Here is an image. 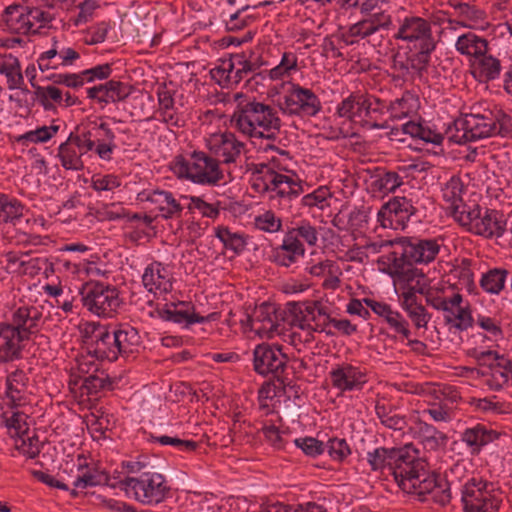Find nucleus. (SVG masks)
I'll list each match as a JSON object with an SVG mask.
<instances>
[{"instance_id": "1", "label": "nucleus", "mask_w": 512, "mask_h": 512, "mask_svg": "<svg viewBox=\"0 0 512 512\" xmlns=\"http://www.w3.org/2000/svg\"><path fill=\"white\" fill-rule=\"evenodd\" d=\"M419 453L412 443L390 448V472L394 480L403 492L417 495L421 502L430 496L434 503L447 505L451 501L450 483L440 473L427 471V462Z\"/></svg>"}, {"instance_id": "2", "label": "nucleus", "mask_w": 512, "mask_h": 512, "mask_svg": "<svg viewBox=\"0 0 512 512\" xmlns=\"http://www.w3.org/2000/svg\"><path fill=\"white\" fill-rule=\"evenodd\" d=\"M81 302L91 313L103 317L112 318L122 304L119 290L116 286L104 284L100 281L89 280L79 289Z\"/></svg>"}, {"instance_id": "3", "label": "nucleus", "mask_w": 512, "mask_h": 512, "mask_svg": "<svg viewBox=\"0 0 512 512\" xmlns=\"http://www.w3.org/2000/svg\"><path fill=\"white\" fill-rule=\"evenodd\" d=\"M121 490L131 489L137 501L143 504H158L170 496L171 488L160 473L142 472L140 477H126L120 481Z\"/></svg>"}, {"instance_id": "4", "label": "nucleus", "mask_w": 512, "mask_h": 512, "mask_svg": "<svg viewBox=\"0 0 512 512\" xmlns=\"http://www.w3.org/2000/svg\"><path fill=\"white\" fill-rule=\"evenodd\" d=\"M193 160H202L205 170L198 173H192L190 162L182 154H178L171 163V170L179 179H187L196 184L216 185L223 178V171L220 168V162L216 158L208 156L202 151H193L191 153Z\"/></svg>"}, {"instance_id": "5", "label": "nucleus", "mask_w": 512, "mask_h": 512, "mask_svg": "<svg viewBox=\"0 0 512 512\" xmlns=\"http://www.w3.org/2000/svg\"><path fill=\"white\" fill-rule=\"evenodd\" d=\"M394 38L407 41L409 53L434 51L437 45L431 23L417 16L406 17Z\"/></svg>"}, {"instance_id": "6", "label": "nucleus", "mask_w": 512, "mask_h": 512, "mask_svg": "<svg viewBox=\"0 0 512 512\" xmlns=\"http://www.w3.org/2000/svg\"><path fill=\"white\" fill-rule=\"evenodd\" d=\"M288 356L282 353V345L269 343L258 344L253 351V368L261 376L272 374L281 385L285 386L284 372Z\"/></svg>"}, {"instance_id": "7", "label": "nucleus", "mask_w": 512, "mask_h": 512, "mask_svg": "<svg viewBox=\"0 0 512 512\" xmlns=\"http://www.w3.org/2000/svg\"><path fill=\"white\" fill-rule=\"evenodd\" d=\"M439 252L440 245L437 239L406 236L403 251L399 255L402 263H405L407 266H413L433 262Z\"/></svg>"}, {"instance_id": "8", "label": "nucleus", "mask_w": 512, "mask_h": 512, "mask_svg": "<svg viewBox=\"0 0 512 512\" xmlns=\"http://www.w3.org/2000/svg\"><path fill=\"white\" fill-rule=\"evenodd\" d=\"M468 231L485 238L501 237L506 231V219L502 211L487 208L484 215Z\"/></svg>"}, {"instance_id": "9", "label": "nucleus", "mask_w": 512, "mask_h": 512, "mask_svg": "<svg viewBox=\"0 0 512 512\" xmlns=\"http://www.w3.org/2000/svg\"><path fill=\"white\" fill-rule=\"evenodd\" d=\"M305 247L293 231H288L283 243L273 249L271 261L279 266L289 267L295 263L298 256H304Z\"/></svg>"}, {"instance_id": "10", "label": "nucleus", "mask_w": 512, "mask_h": 512, "mask_svg": "<svg viewBox=\"0 0 512 512\" xmlns=\"http://www.w3.org/2000/svg\"><path fill=\"white\" fill-rule=\"evenodd\" d=\"M502 435L505 433L487 429L485 425L478 423L465 429L461 434V440L470 448L472 455H479L484 446L498 440Z\"/></svg>"}, {"instance_id": "11", "label": "nucleus", "mask_w": 512, "mask_h": 512, "mask_svg": "<svg viewBox=\"0 0 512 512\" xmlns=\"http://www.w3.org/2000/svg\"><path fill=\"white\" fill-rule=\"evenodd\" d=\"M32 14L30 7L12 4L4 10L3 21L10 33L29 35L34 25L29 19Z\"/></svg>"}, {"instance_id": "12", "label": "nucleus", "mask_w": 512, "mask_h": 512, "mask_svg": "<svg viewBox=\"0 0 512 512\" xmlns=\"http://www.w3.org/2000/svg\"><path fill=\"white\" fill-rule=\"evenodd\" d=\"M236 109L248 117H251L250 114H261V121L259 122L262 124V128L266 131L271 129L280 131L281 129L282 122L278 117L277 112L270 105L257 102L255 98L246 103L239 102Z\"/></svg>"}, {"instance_id": "13", "label": "nucleus", "mask_w": 512, "mask_h": 512, "mask_svg": "<svg viewBox=\"0 0 512 512\" xmlns=\"http://www.w3.org/2000/svg\"><path fill=\"white\" fill-rule=\"evenodd\" d=\"M377 220L384 228L404 229L408 219L404 214L401 197H393L384 203L377 214Z\"/></svg>"}, {"instance_id": "14", "label": "nucleus", "mask_w": 512, "mask_h": 512, "mask_svg": "<svg viewBox=\"0 0 512 512\" xmlns=\"http://www.w3.org/2000/svg\"><path fill=\"white\" fill-rule=\"evenodd\" d=\"M372 110V102L370 99L360 93H351L347 98L337 107V114L340 117L349 119L350 121L356 122V118L362 117V113L368 116ZM378 108H373V111H378Z\"/></svg>"}, {"instance_id": "15", "label": "nucleus", "mask_w": 512, "mask_h": 512, "mask_svg": "<svg viewBox=\"0 0 512 512\" xmlns=\"http://www.w3.org/2000/svg\"><path fill=\"white\" fill-rule=\"evenodd\" d=\"M329 375L333 387L341 391L360 389L365 383V381L360 380L364 377V374L361 373L357 367H354L351 364H345L343 366L337 365Z\"/></svg>"}, {"instance_id": "16", "label": "nucleus", "mask_w": 512, "mask_h": 512, "mask_svg": "<svg viewBox=\"0 0 512 512\" xmlns=\"http://www.w3.org/2000/svg\"><path fill=\"white\" fill-rule=\"evenodd\" d=\"M293 93L296 97L297 106L290 111V116L314 117L322 110L319 97L311 89L293 84Z\"/></svg>"}, {"instance_id": "17", "label": "nucleus", "mask_w": 512, "mask_h": 512, "mask_svg": "<svg viewBox=\"0 0 512 512\" xmlns=\"http://www.w3.org/2000/svg\"><path fill=\"white\" fill-rule=\"evenodd\" d=\"M114 338V332L110 333L109 326L102 325V329L97 331L95 339L90 343L87 354L100 361L105 359L110 362L116 361L117 355L113 346Z\"/></svg>"}, {"instance_id": "18", "label": "nucleus", "mask_w": 512, "mask_h": 512, "mask_svg": "<svg viewBox=\"0 0 512 512\" xmlns=\"http://www.w3.org/2000/svg\"><path fill=\"white\" fill-rule=\"evenodd\" d=\"M471 74L479 83H489L499 78L502 66L501 61L487 53L477 58L471 65Z\"/></svg>"}, {"instance_id": "19", "label": "nucleus", "mask_w": 512, "mask_h": 512, "mask_svg": "<svg viewBox=\"0 0 512 512\" xmlns=\"http://www.w3.org/2000/svg\"><path fill=\"white\" fill-rule=\"evenodd\" d=\"M158 316L168 322L177 324H185L189 327L195 323H205L216 319V313H211L208 316H201L198 313H188V310H181L173 308V306H165L163 308H156Z\"/></svg>"}, {"instance_id": "20", "label": "nucleus", "mask_w": 512, "mask_h": 512, "mask_svg": "<svg viewBox=\"0 0 512 512\" xmlns=\"http://www.w3.org/2000/svg\"><path fill=\"white\" fill-rule=\"evenodd\" d=\"M114 336L113 346L117 358L119 355L133 353V348L140 343L138 330L130 325H120V328L114 331Z\"/></svg>"}, {"instance_id": "21", "label": "nucleus", "mask_w": 512, "mask_h": 512, "mask_svg": "<svg viewBox=\"0 0 512 512\" xmlns=\"http://www.w3.org/2000/svg\"><path fill=\"white\" fill-rule=\"evenodd\" d=\"M114 381L104 370L98 367L92 370L88 376H83V382L80 387L82 394L88 396L97 395L102 390L112 391L114 389Z\"/></svg>"}, {"instance_id": "22", "label": "nucleus", "mask_w": 512, "mask_h": 512, "mask_svg": "<svg viewBox=\"0 0 512 512\" xmlns=\"http://www.w3.org/2000/svg\"><path fill=\"white\" fill-rule=\"evenodd\" d=\"M469 129L472 141L495 135L497 127L491 120V110H485L483 114L470 113Z\"/></svg>"}, {"instance_id": "23", "label": "nucleus", "mask_w": 512, "mask_h": 512, "mask_svg": "<svg viewBox=\"0 0 512 512\" xmlns=\"http://www.w3.org/2000/svg\"><path fill=\"white\" fill-rule=\"evenodd\" d=\"M455 46L462 55L473 56L477 59L484 53H487L489 43L485 38L468 32L458 37Z\"/></svg>"}, {"instance_id": "24", "label": "nucleus", "mask_w": 512, "mask_h": 512, "mask_svg": "<svg viewBox=\"0 0 512 512\" xmlns=\"http://www.w3.org/2000/svg\"><path fill=\"white\" fill-rule=\"evenodd\" d=\"M215 237L218 238L225 249L240 255L246 248L247 236L238 232H231L228 226L220 225L215 228Z\"/></svg>"}, {"instance_id": "25", "label": "nucleus", "mask_w": 512, "mask_h": 512, "mask_svg": "<svg viewBox=\"0 0 512 512\" xmlns=\"http://www.w3.org/2000/svg\"><path fill=\"white\" fill-rule=\"evenodd\" d=\"M509 271L505 268H493L482 274L480 287L489 294L498 295L505 287Z\"/></svg>"}, {"instance_id": "26", "label": "nucleus", "mask_w": 512, "mask_h": 512, "mask_svg": "<svg viewBox=\"0 0 512 512\" xmlns=\"http://www.w3.org/2000/svg\"><path fill=\"white\" fill-rule=\"evenodd\" d=\"M110 479L111 477L107 471L99 470L98 467H94L92 469H88L82 475H79L74 481L73 486L82 489L99 485L116 488L117 484H110Z\"/></svg>"}, {"instance_id": "27", "label": "nucleus", "mask_w": 512, "mask_h": 512, "mask_svg": "<svg viewBox=\"0 0 512 512\" xmlns=\"http://www.w3.org/2000/svg\"><path fill=\"white\" fill-rule=\"evenodd\" d=\"M96 131H103V138H97L95 143L94 151L100 159L111 160V155L116 148L115 144V133L105 122L100 123L96 128Z\"/></svg>"}, {"instance_id": "28", "label": "nucleus", "mask_w": 512, "mask_h": 512, "mask_svg": "<svg viewBox=\"0 0 512 512\" xmlns=\"http://www.w3.org/2000/svg\"><path fill=\"white\" fill-rule=\"evenodd\" d=\"M156 94L163 121L168 124L177 125L178 118L175 114L169 112L174 108L175 91L168 90L166 83L163 82L158 86Z\"/></svg>"}, {"instance_id": "29", "label": "nucleus", "mask_w": 512, "mask_h": 512, "mask_svg": "<svg viewBox=\"0 0 512 512\" xmlns=\"http://www.w3.org/2000/svg\"><path fill=\"white\" fill-rule=\"evenodd\" d=\"M24 205L16 198L0 193V222L14 223L23 216Z\"/></svg>"}, {"instance_id": "30", "label": "nucleus", "mask_w": 512, "mask_h": 512, "mask_svg": "<svg viewBox=\"0 0 512 512\" xmlns=\"http://www.w3.org/2000/svg\"><path fill=\"white\" fill-rule=\"evenodd\" d=\"M382 171L381 174L376 175V179L371 183L374 191L378 192H394L397 188L403 185V179L395 171H387L385 169H377Z\"/></svg>"}, {"instance_id": "31", "label": "nucleus", "mask_w": 512, "mask_h": 512, "mask_svg": "<svg viewBox=\"0 0 512 512\" xmlns=\"http://www.w3.org/2000/svg\"><path fill=\"white\" fill-rule=\"evenodd\" d=\"M147 440L150 442H157L164 446L170 445L174 447L178 452L183 453H192L197 451V449L199 448V442L181 439L178 436H154L152 433H149Z\"/></svg>"}, {"instance_id": "32", "label": "nucleus", "mask_w": 512, "mask_h": 512, "mask_svg": "<svg viewBox=\"0 0 512 512\" xmlns=\"http://www.w3.org/2000/svg\"><path fill=\"white\" fill-rule=\"evenodd\" d=\"M164 196L166 203L170 206L169 208L160 207V211L163 212L161 215L164 219H171L175 214H180L183 210L181 204L174 198L173 194L169 191L156 190L152 194L145 195L144 192L139 194V198L142 201L157 202L158 200L154 196Z\"/></svg>"}, {"instance_id": "33", "label": "nucleus", "mask_w": 512, "mask_h": 512, "mask_svg": "<svg viewBox=\"0 0 512 512\" xmlns=\"http://www.w3.org/2000/svg\"><path fill=\"white\" fill-rule=\"evenodd\" d=\"M457 313L451 315H444V323L445 325H449L450 329L455 328L458 331H466L469 328H472L475 320L472 316V308L468 303L464 307H459L456 309Z\"/></svg>"}, {"instance_id": "34", "label": "nucleus", "mask_w": 512, "mask_h": 512, "mask_svg": "<svg viewBox=\"0 0 512 512\" xmlns=\"http://www.w3.org/2000/svg\"><path fill=\"white\" fill-rule=\"evenodd\" d=\"M58 157L61 165L66 170L82 171L84 169V162L80 153H77L76 148L69 146L67 142L60 144L58 148Z\"/></svg>"}, {"instance_id": "35", "label": "nucleus", "mask_w": 512, "mask_h": 512, "mask_svg": "<svg viewBox=\"0 0 512 512\" xmlns=\"http://www.w3.org/2000/svg\"><path fill=\"white\" fill-rule=\"evenodd\" d=\"M395 410V407L391 406L387 408L385 405H380L379 403L375 406V411L381 424L387 428L401 431L407 426L406 417L393 413Z\"/></svg>"}, {"instance_id": "36", "label": "nucleus", "mask_w": 512, "mask_h": 512, "mask_svg": "<svg viewBox=\"0 0 512 512\" xmlns=\"http://www.w3.org/2000/svg\"><path fill=\"white\" fill-rule=\"evenodd\" d=\"M277 312H278L277 305L274 303H270V302H263L261 305L254 308L253 315L257 322H270L271 323V327L269 330H266L263 328H258L256 330V333L259 336H262V333L266 334V333H273V332L277 331V328L279 325L277 323L273 322V319H272V316L276 315Z\"/></svg>"}, {"instance_id": "37", "label": "nucleus", "mask_w": 512, "mask_h": 512, "mask_svg": "<svg viewBox=\"0 0 512 512\" xmlns=\"http://www.w3.org/2000/svg\"><path fill=\"white\" fill-rule=\"evenodd\" d=\"M230 124L234 126L239 132L247 135L250 138L264 139L265 133L257 130L252 123V118L248 117L244 113H241L235 109L233 115L230 118Z\"/></svg>"}, {"instance_id": "38", "label": "nucleus", "mask_w": 512, "mask_h": 512, "mask_svg": "<svg viewBox=\"0 0 512 512\" xmlns=\"http://www.w3.org/2000/svg\"><path fill=\"white\" fill-rule=\"evenodd\" d=\"M221 65L210 70V76L222 88L234 85L233 70L235 62L232 59H220Z\"/></svg>"}, {"instance_id": "39", "label": "nucleus", "mask_w": 512, "mask_h": 512, "mask_svg": "<svg viewBox=\"0 0 512 512\" xmlns=\"http://www.w3.org/2000/svg\"><path fill=\"white\" fill-rule=\"evenodd\" d=\"M402 308L407 312L409 318L412 320L416 328H426L431 314L428 313L426 308L422 304H412L409 302L402 301Z\"/></svg>"}, {"instance_id": "40", "label": "nucleus", "mask_w": 512, "mask_h": 512, "mask_svg": "<svg viewBox=\"0 0 512 512\" xmlns=\"http://www.w3.org/2000/svg\"><path fill=\"white\" fill-rule=\"evenodd\" d=\"M390 448L378 447L367 453V461L372 471H383L387 468L390 471Z\"/></svg>"}, {"instance_id": "41", "label": "nucleus", "mask_w": 512, "mask_h": 512, "mask_svg": "<svg viewBox=\"0 0 512 512\" xmlns=\"http://www.w3.org/2000/svg\"><path fill=\"white\" fill-rule=\"evenodd\" d=\"M453 216L455 220L465 228H471L474 226L473 222L478 221L481 218V207L479 204H475L471 209L459 211L458 206L453 207Z\"/></svg>"}, {"instance_id": "42", "label": "nucleus", "mask_w": 512, "mask_h": 512, "mask_svg": "<svg viewBox=\"0 0 512 512\" xmlns=\"http://www.w3.org/2000/svg\"><path fill=\"white\" fill-rule=\"evenodd\" d=\"M189 199L191 201L190 205H188L189 211H192L193 208H196L201 211L203 217H208L211 219L218 218L221 208L220 201H217L215 204H210L198 196H191Z\"/></svg>"}, {"instance_id": "43", "label": "nucleus", "mask_w": 512, "mask_h": 512, "mask_svg": "<svg viewBox=\"0 0 512 512\" xmlns=\"http://www.w3.org/2000/svg\"><path fill=\"white\" fill-rule=\"evenodd\" d=\"M432 53L433 51L415 52L407 57V61L410 62L409 68L413 69L419 78L428 72Z\"/></svg>"}, {"instance_id": "44", "label": "nucleus", "mask_w": 512, "mask_h": 512, "mask_svg": "<svg viewBox=\"0 0 512 512\" xmlns=\"http://www.w3.org/2000/svg\"><path fill=\"white\" fill-rule=\"evenodd\" d=\"M491 120L497 127L495 135L506 137L512 133V116L502 109L491 111Z\"/></svg>"}, {"instance_id": "45", "label": "nucleus", "mask_w": 512, "mask_h": 512, "mask_svg": "<svg viewBox=\"0 0 512 512\" xmlns=\"http://www.w3.org/2000/svg\"><path fill=\"white\" fill-rule=\"evenodd\" d=\"M378 263L385 265L380 271L389 275L396 284L398 270L401 265H405V263H402L400 255L396 251H392L388 255L380 257Z\"/></svg>"}, {"instance_id": "46", "label": "nucleus", "mask_w": 512, "mask_h": 512, "mask_svg": "<svg viewBox=\"0 0 512 512\" xmlns=\"http://www.w3.org/2000/svg\"><path fill=\"white\" fill-rule=\"evenodd\" d=\"M416 293H419L423 296H425L426 303L428 304L429 300H436L438 296H433L432 294V288L429 286V284L423 283L421 284L420 281H417L416 285L414 286H408V290L402 293L403 300L405 302H409L412 304L417 305V297Z\"/></svg>"}, {"instance_id": "47", "label": "nucleus", "mask_w": 512, "mask_h": 512, "mask_svg": "<svg viewBox=\"0 0 512 512\" xmlns=\"http://www.w3.org/2000/svg\"><path fill=\"white\" fill-rule=\"evenodd\" d=\"M109 87H110V100L112 103L124 102L133 92L134 87L129 84L122 82L120 80L110 79Z\"/></svg>"}, {"instance_id": "48", "label": "nucleus", "mask_w": 512, "mask_h": 512, "mask_svg": "<svg viewBox=\"0 0 512 512\" xmlns=\"http://www.w3.org/2000/svg\"><path fill=\"white\" fill-rule=\"evenodd\" d=\"M325 447L332 459L338 462H343L351 454V449L345 439L331 438Z\"/></svg>"}, {"instance_id": "49", "label": "nucleus", "mask_w": 512, "mask_h": 512, "mask_svg": "<svg viewBox=\"0 0 512 512\" xmlns=\"http://www.w3.org/2000/svg\"><path fill=\"white\" fill-rule=\"evenodd\" d=\"M294 444L310 457L321 455L325 450L324 443L313 437L297 438Z\"/></svg>"}, {"instance_id": "50", "label": "nucleus", "mask_w": 512, "mask_h": 512, "mask_svg": "<svg viewBox=\"0 0 512 512\" xmlns=\"http://www.w3.org/2000/svg\"><path fill=\"white\" fill-rule=\"evenodd\" d=\"M248 9H250V5H245L235 13L231 14L229 20L225 22V30L227 32H237L246 28L252 21H254L255 17L252 15L240 19L241 13Z\"/></svg>"}, {"instance_id": "51", "label": "nucleus", "mask_w": 512, "mask_h": 512, "mask_svg": "<svg viewBox=\"0 0 512 512\" xmlns=\"http://www.w3.org/2000/svg\"><path fill=\"white\" fill-rule=\"evenodd\" d=\"M266 64H267V62L264 61L261 56H258L254 60L248 59V60L238 61V65H240L241 68L237 69L233 74L234 85H238L242 81L244 76L247 75L248 73L254 72Z\"/></svg>"}, {"instance_id": "52", "label": "nucleus", "mask_w": 512, "mask_h": 512, "mask_svg": "<svg viewBox=\"0 0 512 512\" xmlns=\"http://www.w3.org/2000/svg\"><path fill=\"white\" fill-rule=\"evenodd\" d=\"M255 224L260 230L269 233L278 232L282 227L281 219L276 218L274 212L271 210L257 216L255 218Z\"/></svg>"}, {"instance_id": "53", "label": "nucleus", "mask_w": 512, "mask_h": 512, "mask_svg": "<svg viewBox=\"0 0 512 512\" xmlns=\"http://www.w3.org/2000/svg\"><path fill=\"white\" fill-rule=\"evenodd\" d=\"M472 260L469 258H463L459 266L458 279L465 282L466 288L469 294H478L476 284L474 282V273L471 270Z\"/></svg>"}, {"instance_id": "54", "label": "nucleus", "mask_w": 512, "mask_h": 512, "mask_svg": "<svg viewBox=\"0 0 512 512\" xmlns=\"http://www.w3.org/2000/svg\"><path fill=\"white\" fill-rule=\"evenodd\" d=\"M450 4L459 12V16L466 20L477 22L486 18L485 11L474 5L462 2H450Z\"/></svg>"}, {"instance_id": "55", "label": "nucleus", "mask_w": 512, "mask_h": 512, "mask_svg": "<svg viewBox=\"0 0 512 512\" xmlns=\"http://www.w3.org/2000/svg\"><path fill=\"white\" fill-rule=\"evenodd\" d=\"M109 90V81L107 80L105 83L89 87L86 91L87 98L96 101L104 107L107 104L112 103V100H110L111 96Z\"/></svg>"}, {"instance_id": "56", "label": "nucleus", "mask_w": 512, "mask_h": 512, "mask_svg": "<svg viewBox=\"0 0 512 512\" xmlns=\"http://www.w3.org/2000/svg\"><path fill=\"white\" fill-rule=\"evenodd\" d=\"M262 433L267 442H269L275 449L281 450L285 448L286 441L281 436L280 430L275 425H264L257 434Z\"/></svg>"}, {"instance_id": "57", "label": "nucleus", "mask_w": 512, "mask_h": 512, "mask_svg": "<svg viewBox=\"0 0 512 512\" xmlns=\"http://www.w3.org/2000/svg\"><path fill=\"white\" fill-rule=\"evenodd\" d=\"M46 79L52 81L56 85H65L72 89H78L83 86L80 75H76V73L51 74Z\"/></svg>"}, {"instance_id": "58", "label": "nucleus", "mask_w": 512, "mask_h": 512, "mask_svg": "<svg viewBox=\"0 0 512 512\" xmlns=\"http://www.w3.org/2000/svg\"><path fill=\"white\" fill-rule=\"evenodd\" d=\"M414 424L415 427H411L410 431L421 439V443L441 432L433 425L424 422L420 417L414 419Z\"/></svg>"}, {"instance_id": "59", "label": "nucleus", "mask_w": 512, "mask_h": 512, "mask_svg": "<svg viewBox=\"0 0 512 512\" xmlns=\"http://www.w3.org/2000/svg\"><path fill=\"white\" fill-rule=\"evenodd\" d=\"M48 134L46 132V126L38 127L35 130L28 131L15 138L16 142L27 146L29 142L32 143H46Z\"/></svg>"}, {"instance_id": "60", "label": "nucleus", "mask_w": 512, "mask_h": 512, "mask_svg": "<svg viewBox=\"0 0 512 512\" xmlns=\"http://www.w3.org/2000/svg\"><path fill=\"white\" fill-rule=\"evenodd\" d=\"M409 101H418V97H415L410 91H405L401 98L396 99L395 101L390 102L388 110L392 113H400L401 115L407 116L411 108L407 107Z\"/></svg>"}, {"instance_id": "61", "label": "nucleus", "mask_w": 512, "mask_h": 512, "mask_svg": "<svg viewBox=\"0 0 512 512\" xmlns=\"http://www.w3.org/2000/svg\"><path fill=\"white\" fill-rule=\"evenodd\" d=\"M39 441V437L37 434H34L31 437H28L27 441L25 439L22 440L20 445L16 444L15 449L18 450L21 454L25 455L28 459H35L39 456L41 452L40 447H36L33 449L32 447Z\"/></svg>"}, {"instance_id": "62", "label": "nucleus", "mask_w": 512, "mask_h": 512, "mask_svg": "<svg viewBox=\"0 0 512 512\" xmlns=\"http://www.w3.org/2000/svg\"><path fill=\"white\" fill-rule=\"evenodd\" d=\"M91 186L96 191H109L120 186V181L117 176L108 174L102 178L92 177Z\"/></svg>"}, {"instance_id": "63", "label": "nucleus", "mask_w": 512, "mask_h": 512, "mask_svg": "<svg viewBox=\"0 0 512 512\" xmlns=\"http://www.w3.org/2000/svg\"><path fill=\"white\" fill-rule=\"evenodd\" d=\"M290 231H293V234L297 232V236L303 238L310 246H314L317 243V230L308 221H302L300 226L292 228Z\"/></svg>"}, {"instance_id": "64", "label": "nucleus", "mask_w": 512, "mask_h": 512, "mask_svg": "<svg viewBox=\"0 0 512 512\" xmlns=\"http://www.w3.org/2000/svg\"><path fill=\"white\" fill-rule=\"evenodd\" d=\"M476 323L481 329L487 331L492 336L503 337V329L500 322L495 319L484 315H478Z\"/></svg>"}]
</instances>
